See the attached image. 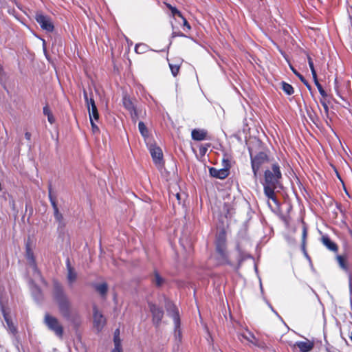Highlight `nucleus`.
Listing matches in <instances>:
<instances>
[{"label":"nucleus","instance_id":"f257e3e1","mask_svg":"<svg viewBox=\"0 0 352 352\" xmlns=\"http://www.w3.org/2000/svg\"><path fill=\"white\" fill-rule=\"evenodd\" d=\"M282 174L280 166L277 164H273L271 168L265 170L264 173V193L269 199L276 203L274 190L281 186L280 179Z\"/></svg>","mask_w":352,"mask_h":352},{"label":"nucleus","instance_id":"c03bdc74","mask_svg":"<svg viewBox=\"0 0 352 352\" xmlns=\"http://www.w3.org/2000/svg\"><path fill=\"white\" fill-rule=\"evenodd\" d=\"M322 104L324 107L326 114L328 116L329 108H328L327 104L324 102H322Z\"/></svg>","mask_w":352,"mask_h":352},{"label":"nucleus","instance_id":"37998d69","mask_svg":"<svg viewBox=\"0 0 352 352\" xmlns=\"http://www.w3.org/2000/svg\"><path fill=\"white\" fill-rule=\"evenodd\" d=\"M172 36L173 37H176V36H184V34L182 32H173L172 33Z\"/></svg>","mask_w":352,"mask_h":352},{"label":"nucleus","instance_id":"9b49d317","mask_svg":"<svg viewBox=\"0 0 352 352\" xmlns=\"http://www.w3.org/2000/svg\"><path fill=\"white\" fill-rule=\"evenodd\" d=\"M240 336L258 347L263 348L265 346L264 343L259 341L254 335L248 330H246L245 332L241 333Z\"/></svg>","mask_w":352,"mask_h":352},{"label":"nucleus","instance_id":"5701e85b","mask_svg":"<svg viewBox=\"0 0 352 352\" xmlns=\"http://www.w3.org/2000/svg\"><path fill=\"white\" fill-rule=\"evenodd\" d=\"M281 87L287 95H292L294 94V88L291 85L286 83L285 82H282Z\"/></svg>","mask_w":352,"mask_h":352},{"label":"nucleus","instance_id":"20e7f679","mask_svg":"<svg viewBox=\"0 0 352 352\" xmlns=\"http://www.w3.org/2000/svg\"><path fill=\"white\" fill-rule=\"evenodd\" d=\"M269 159L266 153L260 152L255 156H251L252 168L254 173V177H257V173L262 165L268 162Z\"/></svg>","mask_w":352,"mask_h":352},{"label":"nucleus","instance_id":"c756f323","mask_svg":"<svg viewBox=\"0 0 352 352\" xmlns=\"http://www.w3.org/2000/svg\"><path fill=\"white\" fill-rule=\"evenodd\" d=\"M292 69L293 71V72L300 78V80L309 88L310 89L311 87L310 85L308 84V82H307V80L305 79V78L301 75L298 72H297L293 67H292Z\"/></svg>","mask_w":352,"mask_h":352},{"label":"nucleus","instance_id":"58836bf2","mask_svg":"<svg viewBox=\"0 0 352 352\" xmlns=\"http://www.w3.org/2000/svg\"><path fill=\"white\" fill-rule=\"evenodd\" d=\"M182 21H183V25H184V27L186 28L187 29V30H190V24L188 23V21H186V19L183 16L182 18Z\"/></svg>","mask_w":352,"mask_h":352},{"label":"nucleus","instance_id":"473e14b6","mask_svg":"<svg viewBox=\"0 0 352 352\" xmlns=\"http://www.w3.org/2000/svg\"><path fill=\"white\" fill-rule=\"evenodd\" d=\"M130 113H131V116L132 120L134 122H136L137 120L138 119V115L137 110L135 109H134V110H132V111H130Z\"/></svg>","mask_w":352,"mask_h":352},{"label":"nucleus","instance_id":"b1692460","mask_svg":"<svg viewBox=\"0 0 352 352\" xmlns=\"http://www.w3.org/2000/svg\"><path fill=\"white\" fill-rule=\"evenodd\" d=\"M148 47L144 43L137 44L135 47V51L138 54H143L148 50Z\"/></svg>","mask_w":352,"mask_h":352},{"label":"nucleus","instance_id":"aec40b11","mask_svg":"<svg viewBox=\"0 0 352 352\" xmlns=\"http://www.w3.org/2000/svg\"><path fill=\"white\" fill-rule=\"evenodd\" d=\"M95 288L96 291L102 296L106 295L108 289L107 285L106 283L96 285Z\"/></svg>","mask_w":352,"mask_h":352},{"label":"nucleus","instance_id":"4468645a","mask_svg":"<svg viewBox=\"0 0 352 352\" xmlns=\"http://www.w3.org/2000/svg\"><path fill=\"white\" fill-rule=\"evenodd\" d=\"M225 238L224 236L219 237L217 241V250L223 258H226L227 254L225 246Z\"/></svg>","mask_w":352,"mask_h":352},{"label":"nucleus","instance_id":"cd10ccee","mask_svg":"<svg viewBox=\"0 0 352 352\" xmlns=\"http://www.w3.org/2000/svg\"><path fill=\"white\" fill-rule=\"evenodd\" d=\"M163 282L164 280L157 273L155 274L153 277V283H155V285L160 287L162 285Z\"/></svg>","mask_w":352,"mask_h":352},{"label":"nucleus","instance_id":"ea45409f","mask_svg":"<svg viewBox=\"0 0 352 352\" xmlns=\"http://www.w3.org/2000/svg\"><path fill=\"white\" fill-rule=\"evenodd\" d=\"M47 116V120H48V122L50 123V124H53L55 122V118L53 116L52 113Z\"/></svg>","mask_w":352,"mask_h":352},{"label":"nucleus","instance_id":"7ed1b4c3","mask_svg":"<svg viewBox=\"0 0 352 352\" xmlns=\"http://www.w3.org/2000/svg\"><path fill=\"white\" fill-rule=\"evenodd\" d=\"M44 323L57 336L60 338L63 336V328L56 318L46 314L44 317Z\"/></svg>","mask_w":352,"mask_h":352},{"label":"nucleus","instance_id":"412c9836","mask_svg":"<svg viewBox=\"0 0 352 352\" xmlns=\"http://www.w3.org/2000/svg\"><path fill=\"white\" fill-rule=\"evenodd\" d=\"M83 95L87 109H89L91 107L96 106L94 98L92 97L88 98L87 92L85 90L83 91Z\"/></svg>","mask_w":352,"mask_h":352},{"label":"nucleus","instance_id":"de8ad7c7","mask_svg":"<svg viewBox=\"0 0 352 352\" xmlns=\"http://www.w3.org/2000/svg\"><path fill=\"white\" fill-rule=\"evenodd\" d=\"M349 287L351 289V275H349Z\"/></svg>","mask_w":352,"mask_h":352},{"label":"nucleus","instance_id":"e433bc0d","mask_svg":"<svg viewBox=\"0 0 352 352\" xmlns=\"http://www.w3.org/2000/svg\"><path fill=\"white\" fill-rule=\"evenodd\" d=\"M92 130L94 133H98L99 131V128L98 126L94 123V120L90 121Z\"/></svg>","mask_w":352,"mask_h":352},{"label":"nucleus","instance_id":"f8f14e48","mask_svg":"<svg viewBox=\"0 0 352 352\" xmlns=\"http://www.w3.org/2000/svg\"><path fill=\"white\" fill-rule=\"evenodd\" d=\"M294 346H296L299 349L300 352H309L314 346V343L308 339L305 341L296 342Z\"/></svg>","mask_w":352,"mask_h":352},{"label":"nucleus","instance_id":"0eeeda50","mask_svg":"<svg viewBox=\"0 0 352 352\" xmlns=\"http://www.w3.org/2000/svg\"><path fill=\"white\" fill-rule=\"evenodd\" d=\"M149 151L152 156L154 163L158 166L161 167L163 165L162 157L163 153L162 149L155 145H151L149 147Z\"/></svg>","mask_w":352,"mask_h":352},{"label":"nucleus","instance_id":"a878e982","mask_svg":"<svg viewBox=\"0 0 352 352\" xmlns=\"http://www.w3.org/2000/svg\"><path fill=\"white\" fill-rule=\"evenodd\" d=\"M166 6L170 9L173 16H178L181 19L183 17L182 13L175 7H173L170 4L166 3Z\"/></svg>","mask_w":352,"mask_h":352},{"label":"nucleus","instance_id":"a211bd4d","mask_svg":"<svg viewBox=\"0 0 352 352\" xmlns=\"http://www.w3.org/2000/svg\"><path fill=\"white\" fill-rule=\"evenodd\" d=\"M322 242L324 246H326L329 250L333 252L338 251L337 245L333 243L327 236H322Z\"/></svg>","mask_w":352,"mask_h":352},{"label":"nucleus","instance_id":"4c0bfd02","mask_svg":"<svg viewBox=\"0 0 352 352\" xmlns=\"http://www.w3.org/2000/svg\"><path fill=\"white\" fill-rule=\"evenodd\" d=\"M50 199L51 204L52 205L53 209H54V210H55L56 208H58V207H57L55 199L52 197L50 193Z\"/></svg>","mask_w":352,"mask_h":352},{"label":"nucleus","instance_id":"4be33fe9","mask_svg":"<svg viewBox=\"0 0 352 352\" xmlns=\"http://www.w3.org/2000/svg\"><path fill=\"white\" fill-rule=\"evenodd\" d=\"M123 104L129 112L135 109L132 101L127 97H124Z\"/></svg>","mask_w":352,"mask_h":352},{"label":"nucleus","instance_id":"a19ab883","mask_svg":"<svg viewBox=\"0 0 352 352\" xmlns=\"http://www.w3.org/2000/svg\"><path fill=\"white\" fill-rule=\"evenodd\" d=\"M43 113L45 116H48L52 113L47 106L43 107Z\"/></svg>","mask_w":352,"mask_h":352},{"label":"nucleus","instance_id":"c85d7f7f","mask_svg":"<svg viewBox=\"0 0 352 352\" xmlns=\"http://www.w3.org/2000/svg\"><path fill=\"white\" fill-rule=\"evenodd\" d=\"M337 261L339 263V265L341 268L343 270H347V265L346 263V261H344V258L342 256H337Z\"/></svg>","mask_w":352,"mask_h":352},{"label":"nucleus","instance_id":"dca6fc26","mask_svg":"<svg viewBox=\"0 0 352 352\" xmlns=\"http://www.w3.org/2000/svg\"><path fill=\"white\" fill-rule=\"evenodd\" d=\"M67 280L69 285H72L77 279V273L70 265L69 261H67Z\"/></svg>","mask_w":352,"mask_h":352},{"label":"nucleus","instance_id":"6ab92c4d","mask_svg":"<svg viewBox=\"0 0 352 352\" xmlns=\"http://www.w3.org/2000/svg\"><path fill=\"white\" fill-rule=\"evenodd\" d=\"M88 109L89 116L90 121L92 120H98L99 119V114L97 109L96 106V107H91Z\"/></svg>","mask_w":352,"mask_h":352},{"label":"nucleus","instance_id":"bb28decb","mask_svg":"<svg viewBox=\"0 0 352 352\" xmlns=\"http://www.w3.org/2000/svg\"><path fill=\"white\" fill-rule=\"evenodd\" d=\"M314 82H315V85H316L320 94L323 96V97H326L327 96V94L326 92L324 91V90L323 89V88L322 87L321 85L319 83L318 80V78H317V76H316V78H314Z\"/></svg>","mask_w":352,"mask_h":352},{"label":"nucleus","instance_id":"f3484780","mask_svg":"<svg viewBox=\"0 0 352 352\" xmlns=\"http://www.w3.org/2000/svg\"><path fill=\"white\" fill-rule=\"evenodd\" d=\"M192 138L197 141H201L206 139L207 133L204 130L194 129L192 131Z\"/></svg>","mask_w":352,"mask_h":352},{"label":"nucleus","instance_id":"393cba45","mask_svg":"<svg viewBox=\"0 0 352 352\" xmlns=\"http://www.w3.org/2000/svg\"><path fill=\"white\" fill-rule=\"evenodd\" d=\"M138 128H139V131L142 136L147 137L148 135V132L147 128L145 126V124H144V122H140L138 124Z\"/></svg>","mask_w":352,"mask_h":352},{"label":"nucleus","instance_id":"9d476101","mask_svg":"<svg viewBox=\"0 0 352 352\" xmlns=\"http://www.w3.org/2000/svg\"><path fill=\"white\" fill-rule=\"evenodd\" d=\"M148 306L150 311L153 314V323L155 325H158L160 323L162 318L163 317V311L151 302L148 303Z\"/></svg>","mask_w":352,"mask_h":352},{"label":"nucleus","instance_id":"c9c22d12","mask_svg":"<svg viewBox=\"0 0 352 352\" xmlns=\"http://www.w3.org/2000/svg\"><path fill=\"white\" fill-rule=\"evenodd\" d=\"M309 66L310 69L311 71L313 78H316V76H317V75H316V70L314 69V63H310V64H309Z\"/></svg>","mask_w":352,"mask_h":352},{"label":"nucleus","instance_id":"a18cd8bd","mask_svg":"<svg viewBox=\"0 0 352 352\" xmlns=\"http://www.w3.org/2000/svg\"><path fill=\"white\" fill-rule=\"evenodd\" d=\"M25 137L27 140H30L31 138V134L29 132L25 133Z\"/></svg>","mask_w":352,"mask_h":352},{"label":"nucleus","instance_id":"72a5a7b5","mask_svg":"<svg viewBox=\"0 0 352 352\" xmlns=\"http://www.w3.org/2000/svg\"><path fill=\"white\" fill-rule=\"evenodd\" d=\"M54 214L57 221H60L62 219L63 217L62 214L59 212L58 208H56V210H54Z\"/></svg>","mask_w":352,"mask_h":352},{"label":"nucleus","instance_id":"6e6552de","mask_svg":"<svg viewBox=\"0 0 352 352\" xmlns=\"http://www.w3.org/2000/svg\"><path fill=\"white\" fill-rule=\"evenodd\" d=\"M36 20L39 23L42 29L47 32H52L54 29V25L50 19L42 14L37 13L36 15Z\"/></svg>","mask_w":352,"mask_h":352},{"label":"nucleus","instance_id":"79ce46f5","mask_svg":"<svg viewBox=\"0 0 352 352\" xmlns=\"http://www.w3.org/2000/svg\"><path fill=\"white\" fill-rule=\"evenodd\" d=\"M5 318H6V322H7L8 325L10 327V331H11L12 332H14V331H15L14 327L12 325H11L10 322V320L7 318V317H5Z\"/></svg>","mask_w":352,"mask_h":352},{"label":"nucleus","instance_id":"2f4dec72","mask_svg":"<svg viewBox=\"0 0 352 352\" xmlns=\"http://www.w3.org/2000/svg\"><path fill=\"white\" fill-rule=\"evenodd\" d=\"M111 352H122L121 342H119L118 340L114 342V348Z\"/></svg>","mask_w":352,"mask_h":352},{"label":"nucleus","instance_id":"2eb2a0df","mask_svg":"<svg viewBox=\"0 0 352 352\" xmlns=\"http://www.w3.org/2000/svg\"><path fill=\"white\" fill-rule=\"evenodd\" d=\"M25 256L28 264L32 267L33 270L36 272L37 270V267L35 263L34 253L28 245H27Z\"/></svg>","mask_w":352,"mask_h":352},{"label":"nucleus","instance_id":"49530a36","mask_svg":"<svg viewBox=\"0 0 352 352\" xmlns=\"http://www.w3.org/2000/svg\"><path fill=\"white\" fill-rule=\"evenodd\" d=\"M307 59H308L309 64H310V63H313L312 59L309 56H308Z\"/></svg>","mask_w":352,"mask_h":352},{"label":"nucleus","instance_id":"f03ea898","mask_svg":"<svg viewBox=\"0 0 352 352\" xmlns=\"http://www.w3.org/2000/svg\"><path fill=\"white\" fill-rule=\"evenodd\" d=\"M56 299L60 314L65 318L69 319L72 311V304L69 298L63 292H61L57 295Z\"/></svg>","mask_w":352,"mask_h":352},{"label":"nucleus","instance_id":"423d86ee","mask_svg":"<svg viewBox=\"0 0 352 352\" xmlns=\"http://www.w3.org/2000/svg\"><path fill=\"white\" fill-rule=\"evenodd\" d=\"M167 310L170 316L173 318L175 326V335H178L179 337L181 336L180 330L179 329L180 321L178 316V311L175 306L173 304H168Z\"/></svg>","mask_w":352,"mask_h":352},{"label":"nucleus","instance_id":"ddd939ff","mask_svg":"<svg viewBox=\"0 0 352 352\" xmlns=\"http://www.w3.org/2000/svg\"><path fill=\"white\" fill-rule=\"evenodd\" d=\"M186 194L184 192H173L170 190L169 192V199L172 201L173 205H175V202L177 203L178 205H180L182 202L186 199Z\"/></svg>","mask_w":352,"mask_h":352},{"label":"nucleus","instance_id":"39448f33","mask_svg":"<svg viewBox=\"0 0 352 352\" xmlns=\"http://www.w3.org/2000/svg\"><path fill=\"white\" fill-rule=\"evenodd\" d=\"M106 324V319L98 309L94 307V327L97 331L102 329Z\"/></svg>","mask_w":352,"mask_h":352},{"label":"nucleus","instance_id":"f704fd0d","mask_svg":"<svg viewBox=\"0 0 352 352\" xmlns=\"http://www.w3.org/2000/svg\"><path fill=\"white\" fill-rule=\"evenodd\" d=\"M118 341L119 342H121V340L120 338V330L116 329L114 332V338L113 342H116V341Z\"/></svg>","mask_w":352,"mask_h":352},{"label":"nucleus","instance_id":"7c9ffc66","mask_svg":"<svg viewBox=\"0 0 352 352\" xmlns=\"http://www.w3.org/2000/svg\"><path fill=\"white\" fill-rule=\"evenodd\" d=\"M170 69L171 70L172 74L174 76H176L179 71V66L173 64H169Z\"/></svg>","mask_w":352,"mask_h":352},{"label":"nucleus","instance_id":"8fccbe9b","mask_svg":"<svg viewBox=\"0 0 352 352\" xmlns=\"http://www.w3.org/2000/svg\"><path fill=\"white\" fill-rule=\"evenodd\" d=\"M350 338H351V340L352 341V330H351V332Z\"/></svg>","mask_w":352,"mask_h":352},{"label":"nucleus","instance_id":"1a4fd4ad","mask_svg":"<svg viewBox=\"0 0 352 352\" xmlns=\"http://www.w3.org/2000/svg\"><path fill=\"white\" fill-rule=\"evenodd\" d=\"M210 175L215 178L223 179L226 178L229 175V167H224L221 169H217L214 167L209 168Z\"/></svg>","mask_w":352,"mask_h":352},{"label":"nucleus","instance_id":"09e8293b","mask_svg":"<svg viewBox=\"0 0 352 352\" xmlns=\"http://www.w3.org/2000/svg\"><path fill=\"white\" fill-rule=\"evenodd\" d=\"M306 234H307V232H306V230H303V233H302V237H303V239H304V238H305Z\"/></svg>","mask_w":352,"mask_h":352}]
</instances>
